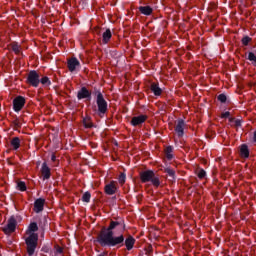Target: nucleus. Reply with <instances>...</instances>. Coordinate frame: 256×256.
<instances>
[{"instance_id":"19","label":"nucleus","mask_w":256,"mask_h":256,"mask_svg":"<svg viewBox=\"0 0 256 256\" xmlns=\"http://www.w3.org/2000/svg\"><path fill=\"white\" fill-rule=\"evenodd\" d=\"M240 156L244 159H247L249 157V148L246 144H242L240 147Z\"/></svg>"},{"instance_id":"37","label":"nucleus","mask_w":256,"mask_h":256,"mask_svg":"<svg viewBox=\"0 0 256 256\" xmlns=\"http://www.w3.org/2000/svg\"><path fill=\"white\" fill-rule=\"evenodd\" d=\"M235 127H241V120H234Z\"/></svg>"},{"instance_id":"16","label":"nucleus","mask_w":256,"mask_h":256,"mask_svg":"<svg viewBox=\"0 0 256 256\" xmlns=\"http://www.w3.org/2000/svg\"><path fill=\"white\" fill-rule=\"evenodd\" d=\"M10 145L14 149V151H17V149L21 147V139L19 137L12 138V140L10 141Z\"/></svg>"},{"instance_id":"22","label":"nucleus","mask_w":256,"mask_h":256,"mask_svg":"<svg viewBox=\"0 0 256 256\" xmlns=\"http://www.w3.org/2000/svg\"><path fill=\"white\" fill-rule=\"evenodd\" d=\"M35 231H39V226H37V223L32 222L28 227L27 233H35Z\"/></svg>"},{"instance_id":"26","label":"nucleus","mask_w":256,"mask_h":256,"mask_svg":"<svg viewBox=\"0 0 256 256\" xmlns=\"http://www.w3.org/2000/svg\"><path fill=\"white\" fill-rule=\"evenodd\" d=\"M12 51H14V53H16V55H19L21 53V46H19V44L17 43H12Z\"/></svg>"},{"instance_id":"2","label":"nucleus","mask_w":256,"mask_h":256,"mask_svg":"<svg viewBox=\"0 0 256 256\" xmlns=\"http://www.w3.org/2000/svg\"><path fill=\"white\" fill-rule=\"evenodd\" d=\"M25 243L27 254L29 256L35 255V249H37V245L39 243V235L32 232L28 237H26Z\"/></svg>"},{"instance_id":"36","label":"nucleus","mask_w":256,"mask_h":256,"mask_svg":"<svg viewBox=\"0 0 256 256\" xmlns=\"http://www.w3.org/2000/svg\"><path fill=\"white\" fill-rule=\"evenodd\" d=\"M230 115H231L230 112H224L221 114V117H222V119H227V118H229Z\"/></svg>"},{"instance_id":"38","label":"nucleus","mask_w":256,"mask_h":256,"mask_svg":"<svg viewBox=\"0 0 256 256\" xmlns=\"http://www.w3.org/2000/svg\"><path fill=\"white\" fill-rule=\"evenodd\" d=\"M51 161H53V162L57 161V156H55V154H52Z\"/></svg>"},{"instance_id":"35","label":"nucleus","mask_w":256,"mask_h":256,"mask_svg":"<svg viewBox=\"0 0 256 256\" xmlns=\"http://www.w3.org/2000/svg\"><path fill=\"white\" fill-rule=\"evenodd\" d=\"M13 125L14 127H16L17 129L21 128V121L19 119H15L13 121Z\"/></svg>"},{"instance_id":"4","label":"nucleus","mask_w":256,"mask_h":256,"mask_svg":"<svg viewBox=\"0 0 256 256\" xmlns=\"http://www.w3.org/2000/svg\"><path fill=\"white\" fill-rule=\"evenodd\" d=\"M96 105L98 107L99 115H105V113H107V100H105V97L101 91L96 92Z\"/></svg>"},{"instance_id":"31","label":"nucleus","mask_w":256,"mask_h":256,"mask_svg":"<svg viewBox=\"0 0 256 256\" xmlns=\"http://www.w3.org/2000/svg\"><path fill=\"white\" fill-rule=\"evenodd\" d=\"M125 179H126L125 173H121L118 178L120 185H125Z\"/></svg>"},{"instance_id":"27","label":"nucleus","mask_w":256,"mask_h":256,"mask_svg":"<svg viewBox=\"0 0 256 256\" xmlns=\"http://www.w3.org/2000/svg\"><path fill=\"white\" fill-rule=\"evenodd\" d=\"M40 83L49 87V85H51V80H49V77L44 76L40 79Z\"/></svg>"},{"instance_id":"30","label":"nucleus","mask_w":256,"mask_h":256,"mask_svg":"<svg viewBox=\"0 0 256 256\" xmlns=\"http://www.w3.org/2000/svg\"><path fill=\"white\" fill-rule=\"evenodd\" d=\"M17 187L19 191H27V185L23 181L18 182Z\"/></svg>"},{"instance_id":"1","label":"nucleus","mask_w":256,"mask_h":256,"mask_svg":"<svg viewBox=\"0 0 256 256\" xmlns=\"http://www.w3.org/2000/svg\"><path fill=\"white\" fill-rule=\"evenodd\" d=\"M120 229V231L125 230V223L123 221H111L109 226L103 227L100 233L97 236V242L101 247H123V243H125V236L120 235L115 237L113 230Z\"/></svg>"},{"instance_id":"3","label":"nucleus","mask_w":256,"mask_h":256,"mask_svg":"<svg viewBox=\"0 0 256 256\" xmlns=\"http://www.w3.org/2000/svg\"><path fill=\"white\" fill-rule=\"evenodd\" d=\"M140 180L142 183H152L154 187H159L161 185V181L159 177L155 176V172L152 170H146L140 173Z\"/></svg>"},{"instance_id":"23","label":"nucleus","mask_w":256,"mask_h":256,"mask_svg":"<svg viewBox=\"0 0 256 256\" xmlns=\"http://www.w3.org/2000/svg\"><path fill=\"white\" fill-rule=\"evenodd\" d=\"M165 153H166V157L169 161H171V159H173V147L172 146H168L165 149Z\"/></svg>"},{"instance_id":"20","label":"nucleus","mask_w":256,"mask_h":256,"mask_svg":"<svg viewBox=\"0 0 256 256\" xmlns=\"http://www.w3.org/2000/svg\"><path fill=\"white\" fill-rule=\"evenodd\" d=\"M139 11L142 15H151V13H153V8L150 6H140Z\"/></svg>"},{"instance_id":"5","label":"nucleus","mask_w":256,"mask_h":256,"mask_svg":"<svg viewBox=\"0 0 256 256\" xmlns=\"http://www.w3.org/2000/svg\"><path fill=\"white\" fill-rule=\"evenodd\" d=\"M26 83L32 87H39V83H41L39 73L35 70L30 71L28 73Z\"/></svg>"},{"instance_id":"15","label":"nucleus","mask_w":256,"mask_h":256,"mask_svg":"<svg viewBox=\"0 0 256 256\" xmlns=\"http://www.w3.org/2000/svg\"><path fill=\"white\" fill-rule=\"evenodd\" d=\"M150 91H152V93H154V95L156 97H159V95H161V93H163V90L159 87V84H157V83L151 84Z\"/></svg>"},{"instance_id":"29","label":"nucleus","mask_w":256,"mask_h":256,"mask_svg":"<svg viewBox=\"0 0 256 256\" xmlns=\"http://www.w3.org/2000/svg\"><path fill=\"white\" fill-rule=\"evenodd\" d=\"M164 172H166L167 175H169V177H171L172 179H175V170L171 168H165Z\"/></svg>"},{"instance_id":"12","label":"nucleus","mask_w":256,"mask_h":256,"mask_svg":"<svg viewBox=\"0 0 256 256\" xmlns=\"http://www.w3.org/2000/svg\"><path fill=\"white\" fill-rule=\"evenodd\" d=\"M45 207V199L38 198L34 202V212L35 213H41Z\"/></svg>"},{"instance_id":"39","label":"nucleus","mask_w":256,"mask_h":256,"mask_svg":"<svg viewBox=\"0 0 256 256\" xmlns=\"http://www.w3.org/2000/svg\"><path fill=\"white\" fill-rule=\"evenodd\" d=\"M98 256H107V252H103V253H101V254L98 255Z\"/></svg>"},{"instance_id":"34","label":"nucleus","mask_w":256,"mask_h":256,"mask_svg":"<svg viewBox=\"0 0 256 256\" xmlns=\"http://www.w3.org/2000/svg\"><path fill=\"white\" fill-rule=\"evenodd\" d=\"M218 101H220V103H225L227 101V96L225 94H220L218 96Z\"/></svg>"},{"instance_id":"24","label":"nucleus","mask_w":256,"mask_h":256,"mask_svg":"<svg viewBox=\"0 0 256 256\" xmlns=\"http://www.w3.org/2000/svg\"><path fill=\"white\" fill-rule=\"evenodd\" d=\"M83 124L86 129H91L93 127V122L91 121V118L86 117L83 119Z\"/></svg>"},{"instance_id":"40","label":"nucleus","mask_w":256,"mask_h":256,"mask_svg":"<svg viewBox=\"0 0 256 256\" xmlns=\"http://www.w3.org/2000/svg\"><path fill=\"white\" fill-rule=\"evenodd\" d=\"M230 123H233L235 121V118H229Z\"/></svg>"},{"instance_id":"14","label":"nucleus","mask_w":256,"mask_h":256,"mask_svg":"<svg viewBox=\"0 0 256 256\" xmlns=\"http://www.w3.org/2000/svg\"><path fill=\"white\" fill-rule=\"evenodd\" d=\"M77 98H78L79 100H81V99H89V98H91V93L89 92V90H88L87 88L82 87V88L78 91V93H77Z\"/></svg>"},{"instance_id":"8","label":"nucleus","mask_w":256,"mask_h":256,"mask_svg":"<svg viewBox=\"0 0 256 256\" xmlns=\"http://www.w3.org/2000/svg\"><path fill=\"white\" fill-rule=\"evenodd\" d=\"M67 67H68V70L70 71V73H73V71H77V69H79V67H81V63L78 61L77 58L72 57V58L68 59Z\"/></svg>"},{"instance_id":"13","label":"nucleus","mask_w":256,"mask_h":256,"mask_svg":"<svg viewBox=\"0 0 256 256\" xmlns=\"http://www.w3.org/2000/svg\"><path fill=\"white\" fill-rule=\"evenodd\" d=\"M175 131L178 137H183L185 131V121L183 119L178 120Z\"/></svg>"},{"instance_id":"32","label":"nucleus","mask_w":256,"mask_h":256,"mask_svg":"<svg viewBox=\"0 0 256 256\" xmlns=\"http://www.w3.org/2000/svg\"><path fill=\"white\" fill-rule=\"evenodd\" d=\"M249 43H251V37L245 36V37L242 38V44L247 46V45H249Z\"/></svg>"},{"instance_id":"10","label":"nucleus","mask_w":256,"mask_h":256,"mask_svg":"<svg viewBox=\"0 0 256 256\" xmlns=\"http://www.w3.org/2000/svg\"><path fill=\"white\" fill-rule=\"evenodd\" d=\"M147 119H149L147 115L134 116L131 119V125H133V127H138V125H143Z\"/></svg>"},{"instance_id":"18","label":"nucleus","mask_w":256,"mask_h":256,"mask_svg":"<svg viewBox=\"0 0 256 256\" xmlns=\"http://www.w3.org/2000/svg\"><path fill=\"white\" fill-rule=\"evenodd\" d=\"M111 37H113V34L111 33V29H107L103 34H102V41L104 44L109 43L111 41Z\"/></svg>"},{"instance_id":"25","label":"nucleus","mask_w":256,"mask_h":256,"mask_svg":"<svg viewBox=\"0 0 256 256\" xmlns=\"http://www.w3.org/2000/svg\"><path fill=\"white\" fill-rule=\"evenodd\" d=\"M54 249V256H63V247L56 245Z\"/></svg>"},{"instance_id":"6","label":"nucleus","mask_w":256,"mask_h":256,"mask_svg":"<svg viewBox=\"0 0 256 256\" xmlns=\"http://www.w3.org/2000/svg\"><path fill=\"white\" fill-rule=\"evenodd\" d=\"M15 229H17V220L15 217H11L9 218L6 227L3 228V232L6 235H11V233H15Z\"/></svg>"},{"instance_id":"9","label":"nucleus","mask_w":256,"mask_h":256,"mask_svg":"<svg viewBox=\"0 0 256 256\" xmlns=\"http://www.w3.org/2000/svg\"><path fill=\"white\" fill-rule=\"evenodd\" d=\"M117 189V182L111 181L109 184L105 185L104 193H106V195H115V193H117Z\"/></svg>"},{"instance_id":"28","label":"nucleus","mask_w":256,"mask_h":256,"mask_svg":"<svg viewBox=\"0 0 256 256\" xmlns=\"http://www.w3.org/2000/svg\"><path fill=\"white\" fill-rule=\"evenodd\" d=\"M82 201H84V203H89V201H91V193L85 192L82 196Z\"/></svg>"},{"instance_id":"33","label":"nucleus","mask_w":256,"mask_h":256,"mask_svg":"<svg viewBox=\"0 0 256 256\" xmlns=\"http://www.w3.org/2000/svg\"><path fill=\"white\" fill-rule=\"evenodd\" d=\"M248 59H249V61H253L254 63H256L255 53H253V52L248 53Z\"/></svg>"},{"instance_id":"41","label":"nucleus","mask_w":256,"mask_h":256,"mask_svg":"<svg viewBox=\"0 0 256 256\" xmlns=\"http://www.w3.org/2000/svg\"><path fill=\"white\" fill-rule=\"evenodd\" d=\"M254 141H256V131L254 132Z\"/></svg>"},{"instance_id":"17","label":"nucleus","mask_w":256,"mask_h":256,"mask_svg":"<svg viewBox=\"0 0 256 256\" xmlns=\"http://www.w3.org/2000/svg\"><path fill=\"white\" fill-rule=\"evenodd\" d=\"M125 245L128 251H131L135 245V238L133 236H128L125 240Z\"/></svg>"},{"instance_id":"21","label":"nucleus","mask_w":256,"mask_h":256,"mask_svg":"<svg viewBox=\"0 0 256 256\" xmlns=\"http://www.w3.org/2000/svg\"><path fill=\"white\" fill-rule=\"evenodd\" d=\"M198 179H205V177H207V172H205V170L201 169V168H198L196 171H195Z\"/></svg>"},{"instance_id":"11","label":"nucleus","mask_w":256,"mask_h":256,"mask_svg":"<svg viewBox=\"0 0 256 256\" xmlns=\"http://www.w3.org/2000/svg\"><path fill=\"white\" fill-rule=\"evenodd\" d=\"M41 175H42L43 181L47 179H51V168H49V166L47 165V162H44L42 164Z\"/></svg>"},{"instance_id":"7","label":"nucleus","mask_w":256,"mask_h":256,"mask_svg":"<svg viewBox=\"0 0 256 256\" xmlns=\"http://www.w3.org/2000/svg\"><path fill=\"white\" fill-rule=\"evenodd\" d=\"M23 107H25V97L17 96L16 98H14L13 100L14 111H16V113H19V111H21Z\"/></svg>"}]
</instances>
